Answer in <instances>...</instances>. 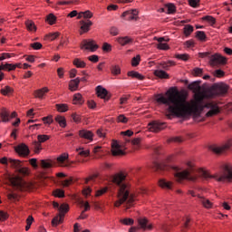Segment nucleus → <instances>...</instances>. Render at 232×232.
<instances>
[{
	"label": "nucleus",
	"instance_id": "1",
	"mask_svg": "<svg viewBox=\"0 0 232 232\" xmlns=\"http://www.w3.org/2000/svg\"><path fill=\"white\" fill-rule=\"evenodd\" d=\"M188 90H191L194 93V101L191 103L188 102V93L186 92L168 91V97L158 94L157 102L169 106L168 111L170 114H168L167 117L170 118L171 115H175V117H190V115L198 117L205 108L209 110L206 114L208 117L218 115V113H220L218 105L215 102L204 103V100L224 97L227 93L229 86L226 83H218L208 91H202L200 83L193 82L188 84Z\"/></svg>",
	"mask_w": 232,
	"mask_h": 232
},
{
	"label": "nucleus",
	"instance_id": "2",
	"mask_svg": "<svg viewBox=\"0 0 232 232\" xmlns=\"http://www.w3.org/2000/svg\"><path fill=\"white\" fill-rule=\"evenodd\" d=\"M188 168L183 171H180L179 167H172L175 172L174 177L177 182H182V180H190V182H195L198 177L204 179L205 180H209L210 179H215L218 182H231L232 180V170L229 167L225 166L220 173L211 175L208 170L199 169L195 170L191 163H188Z\"/></svg>",
	"mask_w": 232,
	"mask_h": 232
},
{
	"label": "nucleus",
	"instance_id": "3",
	"mask_svg": "<svg viewBox=\"0 0 232 232\" xmlns=\"http://www.w3.org/2000/svg\"><path fill=\"white\" fill-rule=\"evenodd\" d=\"M113 184L119 187L118 200L114 203L115 208H121L123 205L125 209H130L135 206L137 197L130 192V186L126 184V175L118 173L111 177Z\"/></svg>",
	"mask_w": 232,
	"mask_h": 232
},
{
	"label": "nucleus",
	"instance_id": "4",
	"mask_svg": "<svg viewBox=\"0 0 232 232\" xmlns=\"http://www.w3.org/2000/svg\"><path fill=\"white\" fill-rule=\"evenodd\" d=\"M1 164L14 168L15 172L18 173V175H22V177H26L29 173L28 168L23 167V161L18 160H8L6 157H4L1 159Z\"/></svg>",
	"mask_w": 232,
	"mask_h": 232
},
{
	"label": "nucleus",
	"instance_id": "5",
	"mask_svg": "<svg viewBox=\"0 0 232 232\" xmlns=\"http://www.w3.org/2000/svg\"><path fill=\"white\" fill-rule=\"evenodd\" d=\"M53 206L55 209H58L59 211L58 216L54 217L52 220V226H53V227H57L59 224H63L64 216L68 211H70V206L66 203H63L62 205H59V203L57 202H53Z\"/></svg>",
	"mask_w": 232,
	"mask_h": 232
},
{
	"label": "nucleus",
	"instance_id": "6",
	"mask_svg": "<svg viewBox=\"0 0 232 232\" xmlns=\"http://www.w3.org/2000/svg\"><path fill=\"white\" fill-rule=\"evenodd\" d=\"M198 57H200L201 59H206V57L210 58V64L212 66H217L218 64H226L227 61L226 60V57H223L220 54H214L210 56L209 53H199Z\"/></svg>",
	"mask_w": 232,
	"mask_h": 232
},
{
	"label": "nucleus",
	"instance_id": "7",
	"mask_svg": "<svg viewBox=\"0 0 232 232\" xmlns=\"http://www.w3.org/2000/svg\"><path fill=\"white\" fill-rule=\"evenodd\" d=\"M38 141L33 142V148L34 150V153L39 154L41 153V150H43V147L41 144L44 142H46V140H50V136L46 134H40L37 136Z\"/></svg>",
	"mask_w": 232,
	"mask_h": 232
},
{
	"label": "nucleus",
	"instance_id": "8",
	"mask_svg": "<svg viewBox=\"0 0 232 232\" xmlns=\"http://www.w3.org/2000/svg\"><path fill=\"white\" fill-rule=\"evenodd\" d=\"M9 182L14 189H23L24 188V180L19 176L10 177Z\"/></svg>",
	"mask_w": 232,
	"mask_h": 232
},
{
	"label": "nucleus",
	"instance_id": "9",
	"mask_svg": "<svg viewBox=\"0 0 232 232\" xmlns=\"http://www.w3.org/2000/svg\"><path fill=\"white\" fill-rule=\"evenodd\" d=\"M17 117V112L13 111L10 114V111L6 110V108L1 109V121L2 122H10V119H15Z\"/></svg>",
	"mask_w": 232,
	"mask_h": 232
},
{
	"label": "nucleus",
	"instance_id": "10",
	"mask_svg": "<svg viewBox=\"0 0 232 232\" xmlns=\"http://www.w3.org/2000/svg\"><path fill=\"white\" fill-rule=\"evenodd\" d=\"M121 17H123L125 21H137L139 19V11L137 9L125 11L121 14Z\"/></svg>",
	"mask_w": 232,
	"mask_h": 232
},
{
	"label": "nucleus",
	"instance_id": "11",
	"mask_svg": "<svg viewBox=\"0 0 232 232\" xmlns=\"http://www.w3.org/2000/svg\"><path fill=\"white\" fill-rule=\"evenodd\" d=\"M97 48H99V45H97L93 40H83L81 44L82 50L95 52Z\"/></svg>",
	"mask_w": 232,
	"mask_h": 232
},
{
	"label": "nucleus",
	"instance_id": "12",
	"mask_svg": "<svg viewBox=\"0 0 232 232\" xmlns=\"http://www.w3.org/2000/svg\"><path fill=\"white\" fill-rule=\"evenodd\" d=\"M164 128H166L165 122L151 121L149 123V130L152 131L153 133H159V131L164 130Z\"/></svg>",
	"mask_w": 232,
	"mask_h": 232
},
{
	"label": "nucleus",
	"instance_id": "13",
	"mask_svg": "<svg viewBox=\"0 0 232 232\" xmlns=\"http://www.w3.org/2000/svg\"><path fill=\"white\" fill-rule=\"evenodd\" d=\"M138 224L140 228L143 229V231H151L153 229V225H151L146 218H140L138 219Z\"/></svg>",
	"mask_w": 232,
	"mask_h": 232
},
{
	"label": "nucleus",
	"instance_id": "14",
	"mask_svg": "<svg viewBox=\"0 0 232 232\" xmlns=\"http://www.w3.org/2000/svg\"><path fill=\"white\" fill-rule=\"evenodd\" d=\"M14 150L20 157H28L30 155V149L24 143L16 146Z\"/></svg>",
	"mask_w": 232,
	"mask_h": 232
},
{
	"label": "nucleus",
	"instance_id": "15",
	"mask_svg": "<svg viewBox=\"0 0 232 232\" xmlns=\"http://www.w3.org/2000/svg\"><path fill=\"white\" fill-rule=\"evenodd\" d=\"M209 150L210 151H213V153H216V155H222V153L229 150V145H223L221 147L218 145H210Z\"/></svg>",
	"mask_w": 232,
	"mask_h": 232
},
{
	"label": "nucleus",
	"instance_id": "16",
	"mask_svg": "<svg viewBox=\"0 0 232 232\" xmlns=\"http://www.w3.org/2000/svg\"><path fill=\"white\" fill-rule=\"evenodd\" d=\"M96 93L98 97H100L101 99H103L105 102L106 101H110V96H108V91L102 88V86L99 85L96 87Z\"/></svg>",
	"mask_w": 232,
	"mask_h": 232
},
{
	"label": "nucleus",
	"instance_id": "17",
	"mask_svg": "<svg viewBox=\"0 0 232 232\" xmlns=\"http://www.w3.org/2000/svg\"><path fill=\"white\" fill-rule=\"evenodd\" d=\"M80 24H81V31H80V34L82 35L83 34H86V32H90V26H92V24H93V23H92V21L87 20H82L80 21Z\"/></svg>",
	"mask_w": 232,
	"mask_h": 232
},
{
	"label": "nucleus",
	"instance_id": "18",
	"mask_svg": "<svg viewBox=\"0 0 232 232\" xmlns=\"http://www.w3.org/2000/svg\"><path fill=\"white\" fill-rule=\"evenodd\" d=\"M111 153L114 157H117L119 155H124V151L121 150V146L119 145V143H117V141H114L111 144Z\"/></svg>",
	"mask_w": 232,
	"mask_h": 232
},
{
	"label": "nucleus",
	"instance_id": "19",
	"mask_svg": "<svg viewBox=\"0 0 232 232\" xmlns=\"http://www.w3.org/2000/svg\"><path fill=\"white\" fill-rule=\"evenodd\" d=\"M79 136L86 140H93V132L91 130H82L79 131Z\"/></svg>",
	"mask_w": 232,
	"mask_h": 232
},
{
	"label": "nucleus",
	"instance_id": "20",
	"mask_svg": "<svg viewBox=\"0 0 232 232\" xmlns=\"http://www.w3.org/2000/svg\"><path fill=\"white\" fill-rule=\"evenodd\" d=\"M79 205L82 208H84V210L82 212V214L80 215L79 218H81L82 220H84V218H86L88 216L86 214H84L85 211H89L90 209V203H88V201L84 202L83 200H80L79 201Z\"/></svg>",
	"mask_w": 232,
	"mask_h": 232
},
{
	"label": "nucleus",
	"instance_id": "21",
	"mask_svg": "<svg viewBox=\"0 0 232 232\" xmlns=\"http://www.w3.org/2000/svg\"><path fill=\"white\" fill-rule=\"evenodd\" d=\"M117 41L121 46H126L127 44H131V43H133V39L129 36L119 37Z\"/></svg>",
	"mask_w": 232,
	"mask_h": 232
},
{
	"label": "nucleus",
	"instance_id": "22",
	"mask_svg": "<svg viewBox=\"0 0 232 232\" xmlns=\"http://www.w3.org/2000/svg\"><path fill=\"white\" fill-rule=\"evenodd\" d=\"M81 82V78H76L74 80H71L69 82V90L71 92L77 91V88H79V83Z\"/></svg>",
	"mask_w": 232,
	"mask_h": 232
},
{
	"label": "nucleus",
	"instance_id": "23",
	"mask_svg": "<svg viewBox=\"0 0 232 232\" xmlns=\"http://www.w3.org/2000/svg\"><path fill=\"white\" fill-rule=\"evenodd\" d=\"M159 184L163 189H173V182L166 179H160Z\"/></svg>",
	"mask_w": 232,
	"mask_h": 232
},
{
	"label": "nucleus",
	"instance_id": "24",
	"mask_svg": "<svg viewBox=\"0 0 232 232\" xmlns=\"http://www.w3.org/2000/svg\"><path fill=\"white\" fill-rule=\"evenodd\" d=\"M48 92H50V90H48L47 87L36 90L34 91V97H36V99H43V97H44V93H48Z\"/></svg>",
	"mask_w": 232,
	"mask_h": 232
},
{
	"label": "nucleus",
	"instance_id": "25",
	"mask_svg": "<svg viewBox=\"0 0 232 232\" xmlns=\"http://www.w3.org/2000/svg\"><path fill=\"white\" fill-rule=\"evenodd\" d=\"M14 93V89L8 85L2 87L1 94L5 95V97H10Z\"/></svg>",
	"mask_w": 232,
	"mask_h": 232
},
{
	"label": "nucleus",
	"instance_id": "26",
	"mask_svg": "<svg viewBox=\"0 0 232 232\" xmlns=\"http://www.w3.org/2000/svg\"><path fill=\"white\" fill-rule=\"evenodd\" d=\"M154 171H166L168 169H169V166L166 165V164H160V163H154V167H153Z\"/></svg>",
	"mask_w": 232,
	"mask_h": 232
},
{
	"label": "nucleus",
	"instance_id": "27",
	"mask_svg": "<svg viewBox=\"0 0 232 232\" xmlns=\"http://www.w3.org/2000/svg\"><path fill=\"white\" fill-rule=\"evenodd\" d=\"M199 198V202L202 204V206H204L207 209H209L213 207V203H211V201L206 198L198 196Z\"/></svg>",
	"mask_w": 232,
	"mask_h": 232
},
{
	"label": "nucleus",
	"instance_id": "28",
	"mask_svg": "<svg viewBox=\"0 0 232 232\" xmlns=\"http://www.w3.org/2000/svg\"><path fill=\"white\" fill-rule=\"evenodd\" d=\"M154 75L156 77H159L160 79H169V74H168V72L162 70H156L154 72Z\"/></svg>",
	"mask_w": 232,
	"mask_h": 232
},
{
	"label": "nucleus",
	"instance_id": "29",
	"mask_svg": "<svg viewBox=\"0 0 232 232\" xmlns=\"http://www.w3.org/2000/svg\"><path fill=\"white\" fill-rule=\"evenodd\" d=\"M127 75L129 77H132V79H138L139 81H143L144 77L142 76V74L139 73V72H135V71H130Z\"/></svg>",
	"mask_w": 232,
	"mask_h": 232
},
{
	"label": "nucleus",
	"instance_id": "30",
	"mask_svg": "<svg viewBox=\"0 0 232 232\" xmlns=\"http://www.w3.org/2000/svg\"><path fill=\"white\" fill-rule=\"evenodd\" d=\"M25 26L29 32H36L37 31V26H35V23L32 20H27L25 22Z\"/></svg>",
	"mask_w": 232,
	"mask_h": 232
},
{
	"label": "nucleus",
	"instance_id": "31",
	"mask_svg": "<svg viewBox=\"0 0 232 232\" xmlns=\"http://www.w3.org/2000/svg\"><path fill=\"white\" fill-rule=\"evenodd\" d=\"M72 64L76 66V68H86V63L80 58H75Z\"/></svg>",
	"mask_w": 232,
	"mask_h": 232
},
{
	"label": "nucleus",
	"instance_id": "32",
	"mask_svg": "<svg viewBox=\"0 0 232 232\" xmlns=\"http://www.w3.org/2000/svg\"><path fill=\"white\" fill-rule=\"evenodd\" d=\"M163 41H164V38L162 37L158 39L159 44L157 48L159 50H169V45H168V44L166 43H162Z\"/></svg>",
	"mask_w": 232,
	"mask_h": 232
},
{
	"label": "nucleus",
	"instance_id": "33",
	"mask_svg": "<svg viewBox=\"0 0 232 232\" xmlns=\"http://www.w3.org/2000/svg\"><path fill=\"white\" fill-rule=\"evenodd\" d=\"M1 70L5 72H14L15 70V66L13 63H1Z\"/></svg>",
	"mask_w": 232,
	"mask_h": 232
},
{
	"label": "nucleus",
	"instance_id": "34",
	"mask_svg": "<svg viewBox=\"0 0 232 232\" xmlns=\"http://www.w3.org/2000/svg\"><path fill=\"white\" fill-rule=\"evenodd\" d=\"M84 100L82 99V95L81 93H76L73 95V104H83Z\"/></svg>",
	"mask_w": 232,
	"mask_h": 232
},
{
	"label": "nucleus",
	"instance_id": "35",
	"mask_svg": "<svg viewBox=\"0 0 232 232\" xmlns=\"http://www.w3.org/2000/svg\"><path fill=\"white\" fill-rule=\"evenodd\" d=\"M196 37L197 39H198V41H201L202 43L206 42V39H208V36H206V33H204L203 31H197Z\"/></svg>",
	"mask_w": 232,
	"mask_h": 232
},
{
	"label": "nucleus",
	"instance_id": "36",
	"mask_svg": "<svg viewBox=\"0 0 232 232\" xmlns=\"http://www.w3.org/2000/svg\"><path fill=\"white\" fill-rule=\"evenodd\" d=\"M55 121L58 122V124L61 126V128H66V119L63 116H56Z\"/></svg>",
	"mask_w": 232,
	"mask_h": 232
},
{
	"label": "nucleus",
	"instance_id": "37",
	"mask_svg": "<svg viewBox=\"0 0 232 232\" xmlns=\"http://www.w3.org/2000/svg\"><path fill=\"white\" fill-rule=\"evenodd\" d=\"M183 30H184V34H185L186 37H189V35H191V34H193L194 28H193V25L187 24V25H185Z\"/></svg>",
	"mask_w": 232,
	"mask_h": 232
},
{
	"label": "nucleus",
	"instance_id": "38",
	"mask_svg": "<svg viewBox=\"0 0 232 232\" xmlns=\"http://www.w3.org/2000/svg\"><path fill=\"white\" fill-rule=\"evenodd\" d=\"M56 110L61 113H64L65 111H68V105L64 103L56 104Z\"/></svg>",
	"mask_w": 232,
	"mask_h": 232
},
{
	"label": "nucleus",
	"instance_id": "39",
	"mask_svg": "<svg viewBox=\"0 0 232 232\" xmlns=\"http://www.w3.org/2000/svg\"><path fill=\"white\" fill-rule=\"evenodd\" d=\"M112 75H121V67L119 65H112L111 67Z\"/></svg>",
	"mask_w": 232,
	"mask_h": 232
},
{
	"label": "nucleus",
	"instance_id": "40",
	"mask_svg": "<svg viewBox=\"0 0 232 232\" xmlns=\"http://www.w3.org/2000/svg\"><path fill=\"white\" fill-rule=\"evenodd\" d=\"M68 160V154L63 153L60 157L57 158V162L61 165L63 166L64 161Z\"/></svg>",
	"mask_w": 232,
	"mask_h": 232
},
{
	"label": "nucleus",
	"instance_id": "41",
	"mask_svg": "<svg viewBox=\"0 0 232 232\" xmlns=\"http://www.w3.org/2000/svg\"><path fill=\"white\" fill-rule=\"evenodd\" d=\"M40 162H41L42 168H44V169H48L52 168V162H50V160H42Z\"/></svg>",
	"mask_w": 232,
	"mask_h": 232
},
{
	"label": "nucleus",
	"instance_id": "42",
	"mask_svg": "<svg viewBox=\"0 0 232 232\" xmlns=\"http://www.w3.org/2000/svg\"><path fill=\"white\" fill-rule=\"evenodd\" d=\"M169 66H175V62L173 61H169V62H164L160 63V68H163V70H168Z\"/></svg>",
	"mask_w": 232,
	"mask_h": 232
},
{
	"label": "nucleus",
	"instance_id": "43",
	"mask_svg": "<svg viewBox=\"0 0 232 232\" xmlns=\"http://www.w3.org/2000/svg\"><path fill=\"white\" fill-rule=\"evenodd\" d=\"M166 6L168 8L167 14H175V12H177V7L175 6V5L167 4Z\"/></svg>",
	"mask_w": 232,
	"mask_h": 232
},
{
	"label": "nucleus",
	"instance_id": "44",
	"mask_svg": "<svg viewBox=\"0 0 232 232\" xmlns=\"http://www.w3.org/2000/svg\"><path fill=\"white\" fill-rule=\"evenodd\" d=\"M46 39L49 41H55L59 37V33H50L49 34H46Z\"/></svg>",
	"mask_w": 232,
	"mask_h": 232
},
{
	"label": "nucleus",
	"instance_id": "45",
	"mask_svg": "<svg viewBox=\"0 0 232 232\" xmlns=\"http://www.w3.org/2000/svg\"><path fill=\"white\" fill-rule=\"evenodd\" d=\"M54 197H58V198H64V190L61 188H57L56 190L53 191Z\"/></svg>",
	"mask_w": 232,
	"mask_h": 232
},
{
	"label": "nucleus",
	"instance_id": "46",
	"mask_svg": "<svg viewBox=\"0 0 232 232\" xmlns=\"http://www.w3.org/2000/svg\"><path fill=\"white\" fill-rule=\"evenodd\" d=\"M107 192H108V187H104L102 188L96 190L95 197H102V195H104V193H107Z\"/></svg>",
	"mask_w": 232,
	"mask_h": 232
},
{
	"label": "nucleus",
	"instance_id": "47",
	"mask_svg": "<svg viewBox=\"0 0 232 232\" xmlns=\"http://www.w3.org/2000/svg\"><path fill=\"white\" fill-rule=\"evenodd\" d=\"M188 5L192 8H198L200 6V0H188Z\"/></svg>",
	"mask_w": 232,
	"mask_h": 232
},
{
	"label": "nucleus",
	"instance_id": "48",
	"mask_svg": "<svg viewBox=\"0 0 232 232\" xmlns=\"http://www.w3.org/2000/svg\"><path fill=\"white\" fill-rule=\"evenodd\" d=\"M34 222V217L29 216L26 219V227H25V231H28L30 227H32V224Z\"/></svg>",
	"mask_w": 232,
	"mask_h": 232
},
{
	"label": "nucleus",
	"instance_id": "49",
	"mask_svg": "<svg viewBox=\"0 0 232 232\" xmlns=\"http://www.w3.org/2000/svg\"><path fill=\"white\" fill-rule=\"evenodd\" d=\"M55 21H57V17H55L53 14H50L47 16V22L49 23V24H55Z\"/></svg>",
	"mask_w": 232,
	"mask_h": 232
},
{
	"label": "nucleus",
	"instance_id": "50",
	"mask_svg": "<svg viewBox=\"0 0 232 232\" xmlns=\"http://www.w3.org/2000/svg\"><path fill=\"white\" fill-rule=\"evenodd\" d=\"M120 222L124 226H133V219L132 218H124L121 219Z\"/></svg>",
	"mask_w": 232,
	"mask_h": 232
},
{
	"label": "nucleus",
	"instance_id": "51",
	"mask_svg": "<svg viewBox=\"0 0 232 232\" xmlns=\"http://www.w3.org/2000/svg\"><path fill=\"white\" fill-rule=\"evenodd\" d=\"M30 46L31 48H33V50H41V48H43V44L39 42H34L31 44Z\"/></svg>",
	"mask_w": 232,
	"mask_h": 232
},
{
	"label": "nucleus",
	"instance_id": "52",
	"mask_svg": "<svg viewBox=\"0 0 232 232\" xmlns=\"http://www.w3.org/2000/svg\"><path fill=\"white\" fill-rule=\"evenodd\" d=\"M76 151L81 157H88L90 155V150H83L82 149H77Z\"/></svg>",
	"mask_w": 232,
	"mask_h": 232
},
{
	"label": "nucleus",
	"instance_id": "53",
	"mask_svg": "<svg viewBox=\"0 0 232 232\" xmlns=\"http://www.w3.org/2000/svg\"><path fill=\"white\" fill-rule=\"evenodd\" d=\"M140 63V55L138 54L136 57L132 58L131 64L132 66H139Z\"/></svg>",
	"mask_w": 232,
	"mask_h": 232
},
{
	"label": "nucleus",
	"instance_id": "54",
	"mask_svg": "<svg viewBox=\"0 0 232 232\" xmlns=\"http://www.w3.org/2000/svg\"><path fill=\"white\" fill-rule=\"evenodd\" d=\"M117 122H122L123 124H126V122H128V118L124 116V114H121L117 118Z\"/></svg>",
	"mask_w": 232,
	"mask_h": 232
},
{
	"label": "nucleus",
	"instance_id": "55",
	"mask_svg": "<svg viewBox=\"0 0 232 232\" xmlns=\"http://www.w3.org/2000/svg\"><path fill=\"white\" fill-rule=\"evenodd\" d=\"M214 75L215 77H218L220 79L221 77H224V75H226V72L220 69H218L214 72Z\"/></svg>",
	"mask_w": 232,
	"mask_h": 232
},
{
	"label": "nucleus",
	"instance_id": "56",
	"mask_svg": "<svg viewBox=\"0 0 232 232\" xmlns=\"http://www.w3.org/2000/svg\"><path fill=\"white\" fill-rule=\"evenodd\" d=\"M83 17L84 19H92L93 17V14L90 10H87L83 12Z\"/></svg>",
	"mask_w": 232,
	"mask_h": 232
},
{
	"label": "nucleus",
	"instance_id": "57",
	"mask_svg": "<svg viewBox=\"0 0 232 232\" xmlns=\"http://www.w3.org/2000/svg\"><path fill=\"white\" fill-rule=\"evenodd\" d=\"M110 34H111V35H114V36L119 35V28H117L115 26L111 27Z\"/></svg>",
	"mask_w": 232,
	"mask_h": 232
},
{
	"label": "nucleus",
	"instance_id": "58",
	"mask_svg": "<svg viewBox=\"0 0 232 232\" xmlns=\"http://www.w3.org/2000/svg\"><path fill=\"white\" fill-rule=\"evenodd\" d=\"M103 52H111V44L104 43L102 45Z\"/></svg>",
	"mask_w": 232,
	"mask_h": 232
},
{
	"label": "nucleus",
	"instance_id": "59",
	"mask_svg": "<svg viewBox=\"0 0 232 232\" xmlns=\"http://www.w3.org/2000/svg\"><path fill=\"white\" fill-rule=\"evenodd\" d=\"M176 59H180L181 61H188L189 55L188 54H176Z\"/></svg>",
	"mask_w": 232,
	"mask_h": 232
},
{
	"label": "nucleus",
	"instance_id": "60",
	"mask_svg": "<svg viewBox=\"0 0 232 232\" xmlns=\"http://www.w3.org/2000/svg\"><path fill=\"white\" fill-rule=\"evenodd\" d=\"M203 21H208V23H210V24H215V19L213 18V16H204Z\"/></svg>",
	"mask_w": 232,
	"mask_h": 232
},
{
	"label": "nucleus",
	"instance_id": "61",
	"mask_svg": "<svg viewBox=\"0 0 232 232\" xmlns=\"http://www.w3.org/2000/svg\"><path fill=\"white\" fill-rule=\"evenodd\" d=\"M43 121L44 124H52L53 122V119H52V116H47L43 118Z\"/></svg>",
	"mask_w": 232,
	"mask_h": 232
},
{
	"label": "nucleus",
	"instance_id": "62",
	"mask_svg": "<svg viewBox=\"0 0 232 232\" xmlns=\"http://www.w3.org/2000/svg\"><path fill=\"white\" fill-rule=\"evenodd\" d=\"M88 60L91 61V63H99V56H97L96 54H93L89 56Z\"/></svg>",
	"mask_w": 232,
	"mask_h": 232
},
{
	"label": "nucleus",
	"instance_id": "63",
	"mask_svg": "<svg viewBox=\"0 0 232 232\" xmlns=\"http://www.w3.org/2000/svg\"><path fill=\"white\" fill-rule=\"evenodd\" d=\"M130 95H123L120 101V104H126V102H128V99H130Z\"/></svg>",
	"mask_w": 232,
	"mask_h": 232
},
{
	"label": "nucleus",
	"instance_id": "64",
	"mask_svg": "<svg viewBox=\"0 0 232 232\" xmlns=\"http://www.w3.org/2000/svg\"><path fill=\"white\" fill-rule=\"evenodd\" d=\"M193 72H194V75H197L198 77H199L204 71L200 68H195Z\"/></svg>",
	"mask_w": 232,
	"mask_h": 232
}]
</instances>
